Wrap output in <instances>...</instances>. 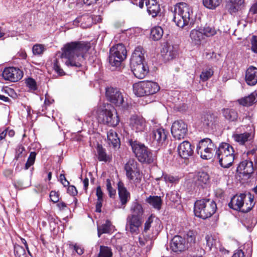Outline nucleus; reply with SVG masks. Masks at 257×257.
<instances>
[{
  "mask_svg": "<svg viewBox=\"0 0 257 257\" xmlns=\"http://www.w3.org/2000/svg\"><path fill=\"white\" fill-rule=\"evenodd\" d=\"M91 47L88 42H72L66 44L62 57L66 58L65 64L68 66L80 67L84 59V55Z\"/></svg>",
  "mask_w": 257,
  "mask_h": 257,
  "instance_id": "nucleus-1",
  "label": "nucleus"
},
{
  "mask_svg": "<svg viewBox=\"0 0 257 257\" xmlns=\"http://www.w3.org/2000/svg\"><path fill=\"white\" fill-rule=\"evenodd\" d=\"M173 21L182 29L190 28L194 24L192 8L185 3L181 2L174 6Z\"/></svg>",
  "mask_w": 257,
  "mask_h": 257,
  "instance_id": "nucleus-2",
  "label": "nucleus"
},
{
  "mask_svg": "<svg viewBox=\"0 0 257 257\" xmlns=\"http://www.w3.org/2000/svg\"><path fill=\"white\" fill-rule=\"evenodd\" d=\"M216 209V204L213 200L202 199L195 202L194 211L195 216L204 219L211 216Z\"/></svg>",
  "mask_w": 257,
  "mask_h": 257,
  "instance_id": "nucleus-3",
  "label": "nucleus"
},
{
  "mask_svg": "<svg viewBox=\"0 0 257 257\" xmlns=\"http://www.w3.org/2000/svg\"><path fill=\"white\" fill-rule=\"evenodd\" d=\"M129 144L133 153L140 162L150 164L153 162L154 156L152 152L144 144L133 140H130Z\"/></svg>",
  "mask_w": 257,
  "mask_h": 257,
  "instance_id": "nucleus-4",
  "label": "nucleus"
},
{
  "mask_svg": "<svg viewBox=\"0 0 257 257\" xmlns=\"http://www.w3.org/2000/svg\"><path fill=\"white\" fill-rule=\"evenodd\" d=\"M133 87L134 93L139 97L154 94L160 89L158 84L151 81H143L136 83Z\"/></svg>",
  "mask_w": 257,
  "mask_h": 257,
  "instance_id": "nucleus-5",
  "label": "nucleus"
},
{
  "mask_svg": "<svg viewBox=\"0 0 257 257\" xmlns=\"http://www.w3.org/2000/svg\"><path fill=\"white\" fill-rule=\"evenodd\" d=\"M216 149L211 139L205 138L199 141L196 148L197 153L203 159H211Z\"/></svg>",
  "mask_w": 257,
  "mask_h": 257,
  "instance_id": "nucleus-6",
  "label": "nucleus"
},
{
  "mask_svg": "<svg viewBox=\"0 0 257 257\" xmlns=\"http://www.w3.org/2000/svg\"><path fill=\"white\" fill-rule=\"evenodd\" d=\"M126 50L124 46L119 43L110 48L109 62L113 66H118L126 57Z\"/></svg>",
  "mask_w": 257,
  "mask_h": 257,
  "instance_id": "nucleus-7",
  "label": "nucleus"
},
{
  "mask_svg": "<svg viewBox=\"0 0 257 257\" xmlns=\"http://www.w3.org/2000/svg\"><path fill=\"white\" fill-rule=\"evenodd\" d=\"M113 111L114 114L111 110L105 108L100 111L98 117L103 123L114 127L118 124L119 119L116 112L114 110Z\"/></svg>",
  "mask_w": 257,
  "mask_h": 257,
  "instance_id": "nucleus-8",
  "label": "nucleus"
},
{
  "mask_svg": "<svg viewBox=\"0 0 257 257\" xmlns=\"http://www.w3.org/2000/svg\"><path fill=\"white\" fill-rule=\"evenodd\" d=\"M168 132L163 127L154 128L150 134V140L154 145L161 146L165 144Z\"/></svg>",
  "mask_w": 257,
  "mask_h": 257,
  "instance_id": "nucleus-9",
  "label": "nucleus"
},
{
  "mask_svg": "<svg viewBox=\"0 0 257 257\" xmlns=\"http://www.w3.org/2000/svg\"><path fill=\"white\" fill-rule=\"evenodd\" d=\"M188 132V127L186 123L180 120L175 121L171 127V133L173 137L177 140L183 139Z\"/></svg>",
  "mask_w": 257,
  "mask_h": 257,
  "instance_id": "nucleus-10",
  "label": "nucleus"
},
{
  "mask_svg": "<svg viewBox=\"0 0 257 257\" xmlns=\"http://www.w3.org/2000/svg\"><path fill=\"white\" fill-rule=\"evenodd\" d=\"M106 97L108 101L116 106H119L124 102L123 96L120 91L113 87L106 88Z\"/></svg>",
  "mask_w": 257,
  "mask_h": 257,
  "instance_id": "nucleus-11",
  "label": "nucleus"
},
{
  "mask_svg": "<svg viewBox=\"0 0 257 257\" xmlns=\"http://www.w3.org/2000/svg\"><path fill=\"white\" fill-rule=\"evenodd\" d=\"M23 76V72L19 68L14 67L6 68L2 73V76L4 79L12 82L18 81Z\"/></svg>",
  "mask_w": 257,
  "mask_h": 257,
  "instance_id": "nucleus-12",
  "label": "nucleus"
},
{
  "mask_svg": "<svg viewBox=\"0 0 257 257\" xmlns=\"http://www.w3.org/2000/svg\"><path fill=\"white\" fill-rule=\"evenodd\" d=\"M189 247L188 243L185 238L180 235H175L172 239L170 242V248L175 252H181L185 251Z\"/></svg>",
  "mask_w": 257,
  "mask_h": 257,
  "instance_id": "nucleus-13",
  "label": "nucleus"
},
{
  "mask_svg": "<svg viewBox=\"0 0 257 257\" xmlns=\"http://www.w3.org/2000/svg\"><path fill=\"white\" fill-rule=\"evenodd\" d=\"M193 182L198 187L205 188L210 183V176L206 172L199 171L194 175Z\"/></svg>",
  "mask_w": 257,
  "mask_h": 257,
  "instance_id": "nucleus-14",
  "label": "nucleus"
},
{
  "mask_svg": "<svg viewBox=\"0 0 257 257\" xmlns=\"http://www.w3.org/2000/svg\"><path fill=\"white\" fill-rule=\"evenodd\" d=\"M134 75L139 79L144 78L149 72V68L144 62L130 64Z\"/></svg>",
  "mask_w": 257,
  "mask_h": 257,
  "instance_id": "nucleus-15",
  "label": "nucleus"
},
{
  "mask_svg": "<svg viewBox=\"0 0 257 257\" xmlns=\"http://www.w3.org/2000/svg\"><path fill=\"white\" fill-rule=\"evenodd\" d=\"M142 224V218L134 215H128L126 227L132 233H138L139 227Z\"/></svg>",
  "mask_w": 257,
  "mask_h": 257,
  "instance_id": "nucleus-16",
  "label": "nucleus"
},
{
  "mask_svg": "<svg viewBox=\"0 0 257 257\" xmlns=\"http://www.w3.org/2000/svg\"><path fill=\"white\" fill-rule=\"evenodd\" d=\"M226 9L231 15H234L245 7L244 0H225Z\"/></svg>",
  "mask_w": 257,
  "mask_h": 257,
  "instance_id": "nucleus-17",
  "label": "nucleus"
},
{
  "mask_svg": "<svg viewBox=\"0 0 257 257\" xmlns=\"http://www.w3.org/2000/svg\"><path fill=\"white\" fill-rule=\"evenodd\" d=\"M117 188L119 198L121 203V205L118 206V208L124 209L125 205L131 198L130 193L127 190L121 181L118 182Z\"/></svg>",
  "mask_w": 257,
  "mask_h": 257,
  "instance_id": "nucleus-18",
  "label": "nucleus"
},
{
  "mask_svg": "<svg viewBox=\"0 0 257 257\" xmlns=\"http://www.w3.org/2000/svg\"><path fill=\"white\" fill-rule=\"evenodd\" d=\"M130 125L136 132H142L145 129L146 122L142 117L134 115L130 118Z\"/></svg>",
  "mask_w": 257,
  "mask_h": 257,
  "instance_id": "nucleus-19",
  "label": "nucleus"
},
{
  "mask_svg": "<svg viewBox=\"0 0 257 257\" xmlns=\"http://www.w3.org/2000/svg\"><path fill=\"white\" fill-rule=\"evenodd\" d=\"M193 148L190 143L185 141L181 143L178 147L179 155L183 159H188L193 154Z\"/></svg>",
  "mask_w": 257,
  "mask_h": 257,
  "instance_id": "nucleus-20",
  "label": "nucleus"
},
{
  "mask_svg": "<svg viewBox=\"0 0 257 257\" xmlns=\"http://www.w3.org/2000/svg\"><path fill=\"white\" fill-rule=\"evenodd\" d=\"M246 196V195L244 194L234 196L231 198L228 204L229 207L234 210L241 211L242 205H243V201H244Z\"/></svg>",
  "mask_w": 257,
  "mask_h": 257,
  "instance_id": "nucleus-21",
  "label": "nucleus"
},
{
  "mask_svg": "<svg viewBox=\"0 0 257 257\" xmlns=\"http://www.w3.org/2000/svg\"><path fill=\"white\" fill-rule=\"evenodd\" d=\"M245 80L250 86H253L257 83V68L251 66L246 71Z\"/></svg>",
  "mask_w": 257,
  "mask_h": 257,
  "instance_id": "nucleus-22",
  "label": "nucleus"
},
{
  "mask_svg": "<svg viewBox=\"0 0 257 257\" xmlns=\"http://www.w3.org/2000/svg\"><path fill=\"white\" fill-rule=\"evenodd\" d=\"M228 152V154L225 153L218 159L220 165L223 168L229 167L232 165L234 159L233 147L230 148Z\"/></svg>",
  "mask_w": 257,
  "mask_h": 257,
  "instance_id": "nucleus-23",
  "label": "nucleus"
},
{
  "mask_svg": "<svg viewBox=\"0 0 257 257\" xmlns=\"http://www.w3.org/2000/svg\"><path fill=\"white\" fill-rule=\"evenodd\" d=\"M92 23V18L87 14L78 17L73 22V24L74 25L80 26L81 28L83 29L90 27Z\"/></svg>",
  "mask_w": 257,
  "mask_h": 257,
  "instance_id": "nucleus-24",
  "label": "nucleus"
},
{
  "mask_svg": "<svg viewBox=\"0 0 257 257\" xmlns=\"http://www.w3.org/2000/svg\"><path fill=\"white\" fill-rule=\"evenodd\" d=\"M147 12L153 18L157 17L160 13V5L156 0H144Z\"/></svg>",
  "mask_w": 257,
  "mask_h": 257,
  "instance_id": "nucleus-25",
  "label": "nucleus"
},
{
  "mask_svg": "<svg viewBox=\"0 0 257 257\" xmlns=\"http://www.w3.org/2000/svg\"><path fill=\"white\" fill-rule=\"evenodd\" d=\"M144 50L142 47H137L132 54L130 64L144 62Z\"/></svg>",
  "mask_w": 257,
  "mask_h": 257,
  "instance_id": "nucleus-26",
  "label": "nucleus"
},
{
  "mask_svg": "<svg viewBox=\"0 0 257 257\" xmlns=\"http://www.w3.org/2000/svg\"><path fill=\"white\" fill-rule=\"evenodd\" d=\"M190 37L192 42L196 45H199L201 44L202 40L204 39V35L202 30L193 29L190 33Z\"/></svg>",
  "mask_w": 257,
  "mask_h": 257,
  "instance_id": "nucleus-27",
  "label": "nucleus"
},
{
  "mask_svg": "<svg viewBox=\"0 0 257 257\" xmlns=\"http://www.w3.org/2000/svg\"><path fill=\"white\" fill-rule=\"evenodd\" d=\"M233 138L236 142L238 143L240 145H244L246 142L251 140L252 136L249 133H244L234 134Z\"/></svg>",
  "mask_w": 257,
  "mask_h": 257,
  "instance_id": "nucleus-28",
  "label": "nucleus"
},
{
  "mask_svg": "<svg viewBox=\"0 0 257 257\" xmlns=\"http://www.w3.org/2000/svg\"><path fill=\"white\" fill-rule=\"evenodd\" d=\"M217 116L211 113H207L202 117V122L203 125L207 127L211 126L215 122L217 121Z\"/></svg>",
  "mask_w": 257,
  "mask_h": 257,
  "instance_id": "nucleus-29",
  "label": "nucleus"
},
{
  "mask_svg": "<svg viewBox=\"0 0 257 257\" xmlns=\"http://www.w3.org/2000/svg\"><path fill=\"white\" fill-rule=\"evenodd\" d=\"M146 201L153 207L158 210L161 208L162 200L160 196H150L147 198Z\"/></svg>",
  "mask_w": 257,
  "mask_h": 257,
  "instance_id": "nucleus-30",
  "label": "nucleus"
},
{
  "mask_svg": "<svg viewBox=\"0 0 257 257\" xmlns=\"http://www.w3.org/2000/svg\"><path fill=\"white\" fill-rule=\"evenodd\" d=\"M232 147L229 144L225 143H222L219 145L217 149H215V155L218 159L221 156H223L224 154H228V150L232 148Z\"/></svg>",
  "mask_w": 257,
  "mask_h": 257,
  "instance_id": "nucleus-31",
  "label": "nucleus"
},
{
  "mask_svg": "<svg viewBox=\"0 0 257 257\" xmlns=\"http://www.w3.org/2000/svg\"><path fill=\"white\" fill-rule=\"evenodd\" d=\"M222 113L225 118L229 121H235L237 119L238 113L233 109H223Z\"/></svg>",
  "mask_w": 257,
  "mask_h": 257,
  "instance_id": "nucleus-32",
  "label": "nucleus"
},
{
  "mask_svg": "<svg viewBox=\"0 0 257 257\" xmlns=\"http://www.w3.org/2000/svg\"><path fill=\"white\" fill-rule=\"evenodd\" d=\"M255 93H252L247 96L238 99L237 102L239 104L244 106H250L255 101Z\"/></svg>",
  "mask_w": 257,
  "mask_h": 257,
  "instance_id": "nucleus-33",
  "label": "nucleus"
},
{
  "mask_svg": "<svg viewBox=\"0 0 257 257\" xmlns=\"http://www.w3.org/2000/svg\"><path fill=\"white\" fill-rule=\"evenodd\" d=\"M108 143L111 144L113 147H116L119 145V139L116 132L111 130L107 134Z\"/></svg>",
  "mask_w": 257,
  "mask_h": 257,
  "instance_id": "nucleus-34",
  "label": "nucleus"
},
{
  "mask_svg": "<svg viewBox=\"0 0 257 257\" xmlns=\"http://www.w3.org/2000/svg\"><path fill=\"white\" fill-rule=\"evenodd\" d=\"M131 214L129 215H135L142 218V215L144 213V210L142 205L138 202H134L130 209Z\"/></svg>",
  "mask_w": 257,
  "mask_h": 257,
  "instance_id": "nucleus-35",
  "label": "nucleus"
},
{
  "mask_svg": "<svg viewBox=\"0 0 257 257\" xmlns=\"http://www.w3.org/2000/svg\"><path fill=\"white\" fill-rule=\"evenodd\" d=\"M126 172V176L130 175L135 171H139L137 168V163L133 159H130L126 163L124 166Z\"/></svg>",
  "mask_w": 257,
  "mask_h": 257,
  "instance_id": "nucleus-36",
  "label": "nucleus"
},
{
  "mask_svg": "<svg viewBox=\"0 0 257 257\" xmlns=\"http://www.w3.org/2000/svg\"><path fill=\"white\" fill-rule=\"evenodd\" d=\"M248 200L247 202L244 203L243 201V205H242V209L241 212L246 213L249 212L253 207L254 203L253 202L254 197L250 193L248 194Z\"/></svg>",
  "mask_w": 257,
  "mask_h": 257,
  "instance_id": "nucleus-37",
  "label": "nucleus"
},
{
  "mask_svg": "<svg viewBox=\"0 0 257 257\" xmlns=\"http://www.w3.org/2000/svg\"><path fill=\"white\" fill-rule=\"evenodd\" d=\"M97 158L99 161L107 162L110 160V157L107 155L105 150L101 146L97 147Z\"/></svg>",
  "mask_w": 257,
  "mask_h": 257,
  "instance_id": "nucleus-38",
  "label": "nucleus"
},
{
  "mask_svg": "<svg viewBox=\"0 0 257 257\" xmlns=\"http://www.w3.org/2000/svg\"><path fill=\"white\" fill-rule=\"evenodd\" d=\"M163 34V30L160 27H155L151 31V38L154 41H158L161 39Z\"/></svg>",
  "mask_w": 257,
  "mask_h": 257,
  "instance_id": "nucleus-39",
  "label": "nucleus"
},
{
  "mask_svg": "<svg viewBox=\"0 0 257 257\" xmlns=\"http://www.w3.org/2000/svg\"><path fill=\"white\" fill-rule=\"evenodd\" d=\"M111 226V222L106 220L105 223L102 225L97 227L98 236L99 237L103 233H108L110 230V227Z\"/></svg>",
  "mask_w": 257,
  "mask_h": 257,
  "instance_id": "nucleus-40",
  "label": "nucleus"
},
{
  "mask_svg": "<svg viewBox=\"0 0 257 257\" xmlns=\"http://www.w3.org/2000/svg\"><path fill=\"white\" fill-rule=\"evenodd\" d=\"M222 0H203L205 7L210 10H215L221 4Z\"/></svg>",
  "mask_w": 257,
  "mask_h": 257,
  "instance_id": "nucleus-41",
  "label": "nucleus"
},
{
  "mask_svg": "<svg viewBox=\"0 0 257 257\" xmlns=\"http://www.w3.org/2000/svg\"><path fill=\"white\" fill-rule=\"evenodd\" d=\"M112 251L110 247L104 245H100L99 252L97 257H112Z\"/></svg>",
  "mask_w": 257,
  "mask_h": 257,
  "instance_id": "nucleus-42",
  "label": "nucleus"
},
{
  "mask_svg": "<svg viewBox=\"0 0 257 257\" xmlns=\"http://www.w3.org/2000/svg\"><path fill=\"white\" fill-rule=\"evenodd\" d=\"M126 177L130 181L135 184L136 185L140 183L142 180V175L139 170L134 172L130 175H127Z\"/></svg>",
  "mask_w": 257,
  "mask_h": 257,
  "instance_id": "nucleus-43",
  "label": "nucleus"
},
{
  "mask_svg": "<svg viewBox=\"0 0 257 257\" xmlns=\"http://www.w3.org/2000/svg\"><path fill=\"white\" fill-rule=\"evenodd\" d=\"M213 73L214 71L212 68H206L202 71L200 78L202 81H206L213 75Z\"/></svg>",
  "mask_w": 257,
  "mask_h": 257,
  "instance_id": "nucleus-44",
  "label": "nucleus"
},
{
  "mask_svg": "<svg viewBox=\"0 0 257 257\" xmlns=\"http://www.w3.org/2000/svg\"><path fill=\"white\" fill-rule=\"evenodd\" d=\"M196 233L192 230H189L186 234V243L188 245L191 246L195 243Z\"/></svg>",
  "mask_w": 257,
  "mask_h": 257,
  "instance_id": "nucleus-45",
  "label": "nucleus"
},
{
  "mask_svg": "<svg viewBox=\"0 0 257 257\" xmlns=\"http://www.w3.org/2000/svg\"><path fill=\"white\" fill-rule=\"evenodd\" d=\"M202 30L204 36L211 37L216 34V31L214 27H210L209 26H205Z\"/></svg>",
  "mask_w": 257,
  "mask_h": 257,
  "instance_id": "nucleus-46",
  "label": "nucleus"
},
{
  "mask_svg": "<svg viewBox=\"0 0 257 257\" xmlns=\"http://www.w3.org/2000/svg\"><path fill=\"white\" fill-rule=\"evenodd\" d=\"M26 155L25 149L22 145H19L16 149L15 159L18 160L24 158Z\"/></svg>",
  "mask_w": 257,
  "mask_h": 257,
  "instance_id": "nucleus-47",
  "label": "nucleus"
},
{
  "mask_svg": "<svg viewBox=\"0 0 257 257\" xmlns=\"http://www.w3.org/2000/svg\"><path fill=\"white\" fill-rule=\"evenodd\" d=\"M14 253L16 257H26V256L24 248L19 245H15Z\"/></svg>",
  "mask_w": 257,
  "mask_h": 257,
  "instance_id": "nucleus-48",
  "label": "nucleus"
},
{
  "mask_svg": "<svg viewBox=\"0 0 257 257\" xmlns=\"http://www.w3.org/2000/svg\"><path fill=\"white\" fill-rule=\"evenodd\" d=\"M45 50L44 46L42 44H35L32 49L33 54L35 55H42Z\"/></svg>",
  "mask_w": 257,
  "mask_h": 257,
  "instance_id": "nucleus-49",
  "label": "nucleus"
},
{
  "mask_svg": "<svg viewBox=\"0 0 257 257\" xmlns=\"http://www.w3.org/2000/svg\"><path fill=\"white\" fill-rule=\"evenodd\" d=\"M153 219L154 218L152 217V216H150L147 220L146 221L145 223V226H144V232L147 233L148 230H149L150 228L152 227V225L154 224H159L160 221H156L155 222H153Z\"/></svg>",
  "mask_w": 257,
  "mask_h": 257,
  "instance_id": "nucleus-50",
  "label": "nucleus"
},
{
  "mask_svg": "<svg viewBox=\"0 0 257 257\" xmlns=\"http://www.w3.org/2000/svg\"><path fill=\"white\" fill-rule=\"evenodd\" d=\"M36 154L34 152L30 153L28 160L25 164V169H28L32 165H33L35 162L36 159Z\"/></svg>",
  "mask_w": 257,
  "mask_h": 257,
  "instance_id": "nucleus-51",
  "label": "nucleus"
},
{
  "mask_svg": "<svg viewBox=\"0 0 257 257\" xmlns=\"http://www.w3.org/2000/svg\"><path fill=\"white\" fill-rule=\"evenodd\" d=\"M162 179H163L166 183L168 182L170 183H175L178 181V178L177 177H175L168 174H163L162 177Z\"/></svg>",
  "mask_w": 257,
  "mask_h": 257,
  "instance_id": "nucleus-52",
  "label": "nucleus"
},
{
  "mask_svg": "<svg viewBox=\"0 0 257 257\" xmlns=\"http://www.w3.org/2000/svg\"><path fill=\"white\" fill-rule=\"evenodd\" d=\"M106 189L108 192L109 196L110 197H112L115 195L116 191L112 187L110 179H106Z\"/></svg>",
  "mask_w": 257,
  "mask_h": 257,
  "instance_id": "nucleus-53",
  "label": "nucleus"
},
{
  "mask_svg": "<svg viewBox=\"0 0 257 257\" xmlns=\"http://www.w3.org/2000/svg\"><path fill=\"white\" fill-rule=\"evenodd\" d=\"M27 86L31 90H36L37 89L36 81L32 78H29L26 80Z\"/></svg>",
  "mask_w": 257,
  "mask_h": 257,
  "instance_id": "nucleus-54",
  "label": "nucleus"
},
{
  "mask_svg": "<svg viewBox=\"0 0 257 257\" xmlns=\"http://www.w3.org/2000/svg\"><path fill=\"white\" fill-rule=\"evenodd\" d=\"M251 50L257 54V36H252L250 39Z\"/></svg>",
  "mask_w": 257,
  "mask_h": 257,
  "instance_id": "nucleus-55",
  "label": "nucleus"
},
{
  "mask_svg": "<svg viewBox=\"0 0 257 257\" xmlns=\"http://www.w3.org/2000/svg\"><path fill=\"white\" fill-rule=\"evenodd\" d=\"M139 240V243L141 246H144L146 244H152L153 243L152 240L151 238H146L144 236L143 237H140Z\"/></svg>",
  "mask_w": 257,
  "mask_h": 257,
  "instance_id": "nucleus-56",
  "label": "nucleus"
},
{
  "mask_svg": "<svg viewBox=\"0 0 257 257\" xmlns=\"http://www.w3.org/2000/svg\"><path fill=\"white\" fill-rule=\"evenodd\" d=\"M53 68L59 75L62 76L65 74V72H64L63 69L61 68L60 65L58 64V61L57 60H55V62L54 64Z\"/></svg>",
  "mask_w": 257,
  "mask_h": 257,
  "instance_id": "nucleus-57",
  "label": "nucleus"
},
{
  "mask_svg": "<svg viewBox=\"0 0 257 257\" xmlns=\"http://www.w3.org/2000/svg\"><path fill=\"white\" fill-rule=\"evenodd\" d=\"M253 163L252 161H249L248 165L244 169L243 173L246 174H251L253 172Z\"/></svg>",
  "mask_w": 257,
  "mask_h": 257,
  "instance_id": "nucleus-58",
  "label": "nucleus"
},
{
  "mask_svg": "<svg viewBox=\"0 0 257 257\" xmlns=\"http://www.w3.org/2000/svg\"><path fill=\"white\" fill-rule=\"evenodd\" d=\"M51 200L54 203H56L59 201V194L55 191H51L50 193Z\"/></svg>",
  "mask_w": 257,
  "mask_h": 257,
  "instance_id": "nucleus-59",
  "label": "nucleus"
},
{
  "mask_svg": "<svg viewBox=\"0 0 257 257\" xmlns=\"http://www.w3.org/2000/svg\"><path fill=\"white\" fill-rule=\"evenodd\" d=\"M205 239L206 241V244L208 245V246L210 248L213 247L215 242V240L213 238V237L211 236L207 235L205 236Z\"/></svg>",
  "mask_w": 257,
  "mask_h": 257,
  "instance_id": "nucleus-60",
  "label": "nucleus"
},
{
  "mask_svg": "<svg viewBox=\"0 0 257 257\" xmlns=\"http://www.w3.org/2000/svg\"><path fill=\"white\" fill-rule=\"evenodd\" d=\"M231 257H248L241 249L236 250Z\"/></svg>",
  "mask_w": 257,
  "mask_h": 257,
  "instance_id": "nucleus-61",
  "label": "nucleus"
},
{
  "mask_svg": "<svg viewBox=\"0 0 257 257\" xmlns=\"http://www.w3.org/2000/svg\"><path fill=\"white\" fill-rule=\"evenodd\" d=\"M68 193L72 196H75L77 194V191L74 186H69L67 189Z\"/></svg>",
  "mask_w": 257,
  "mask_h": 257,
  "instance_id": "nucleus-62",
  "label": "nucleus"
},
{
  "mask_svg": "<svg viewBox=\"0 0 257 257\" xmlns=\"http://www.w3.org/2000/svg\"><path fill=\"white\" fill-rule=\"evenodd\" d=\"M71 247L79 255L83 253V249L77 244L72 245Z\"/></svg>",
  "mask_w": 257,
  "mask_h": 257,
  "instance_id": "nucleus-63",
  "label": "nucleus"
},
{
  "mask_svg": "<svg viewBox=\"0 0 257 257\" xmlns=\"http://www.w3.org/2000/svg\"><path fill=\"white\" fill-rule=\"evenodd\" d=\"M179 196L176 192H172L170 194V199L173 202H177L178 199H179Z\"/></svg>",
  "mask_w": 257,
  "mask_h": 257,
  "instance_id": "nucleus-64",
  "label": "nucleus"
}]
</instances>
